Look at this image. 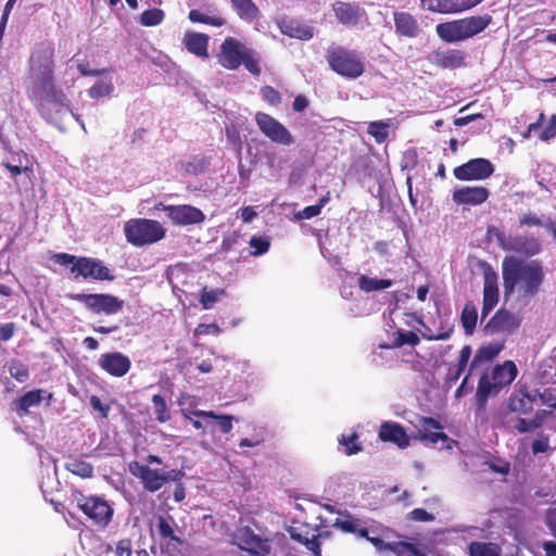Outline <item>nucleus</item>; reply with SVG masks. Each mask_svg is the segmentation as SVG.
Returning <instances> with one entry per match:
<instances>
[{
  "mask_svg": "<svg viewBox=\"0 0 556 556\" xmlns=\"http://www.w3.org/2000/svg\"><path fill=\"white\" fill-rule=\"evenodd\" d=\"M321 212V210L319 208V206H317V204L315 205H309V206H306L304 207L299 214V218H302V219H311L317 215H319Z\"/></svg>",
  "mask_w": 556,
  "mask_h": 556,
  "instance_id": "obj_64",
  "label": "nucleus"
},
{
  "mask_svg": "<svg viewBox=\"0 0 556 556\" xmlns=\"http://www.w3.org/2000/svg\"><path fill=\"white\" fill-rule=\"evenodd\" d=\"M230 3L241 20L252 22L260 16V10L252 0H230Z\"/></svg>",
  "mask_w": 556,
  "mask_h": 556,
  "instance_id": "obj_34",
  "label": "nucleus"
},
{
  "mask_svg": "<svg viewBox=\"0 0 556 556\" xmlns=\"http://www.w3.org/2000/svg\"><path fill=\"white\" fill-rule=\"evenodd\" d=\"M219 327L216 325V324H200L195 330H194V334L195 336H203V334H210V333H219Z\"/></svg>",
  "mask_w": 556,
  "mask_h": 556,
  "instance_id": "obj_63",
  "label": "nucleus"
},
{
  "mask_svg": "<svg viewBox=\"0 0 556 556\" xmlns=\"http://www.w3.org/2000/svg\"><path fill=\"white\" fill-rule=\"evenodd\" d=\"M223 290H207L204 288L201 292L200 303L204 309H210L213 305L218 301L219 294H222Z\"/></svg>",
  "mask_w": 556,
  "mask_h": 556,
  "instance_id": "obj_51",
  "label": "nucleus"
},
{
  "mask_svg": "<svg viewBox=\"0 0 556 556\" xmlns=\"http://www.w3.org/2000/svg\"><path fill=\"white\" fill-rule=\"evenodd\" d=\"M502 277L505 301L511 296L518 301H529L540 293L545 271L541 261L507 256L502 263Z\"/></svg>",
  "mask_w": 556,
  "mask_h": 556,
  "instance_id": "obj_2",
  "label": "nucleus"
},
{
  "mask_svg": "<svg viewBox=\"0 0 556 556\" xmlns=\"http://www.w3.org/2000/svg\"><path fill=\"white\" fill-rule=\"evenodd\" d=\"M467 54L464 50L459 49H437L433 50L429 56V62L443 70H456L466 66Z\"/></svg>",
  "mask_w": 556,
  "mask_h": 556,
  "instance_id": "obj_20",
  "label": "nucleus"
},
{
  "mask_svg": "<svg viewBox=\"0 0 556 556\" xmlns=\"http://www.w3.org/2000/svg\"><path fill=\"white\" fill-rule=\"evenodd\" d=\"M378 437L381 441L394 443L400 448H405L409 445V438L404 427L397 422H382Z\"/></svg>",
  "mask_w": 556,
  "mask_h": 556,
  "instance_id": "obj_25",
  "label": "nucleus"
},
{
  "mask_svg": "<svg viewBox=\"0 0 556 556\" xmlns=\"http://www.w3.org/2000/svg\"><path fill=\"white\" fill-rule=\"evenodd\" d=\"M188 17L192 23H201L215 27H220L226 23L225 18L222 16H210L195 9L189 12Z\"/></svg>",
  "mask_w": 556,
  "mask_h": 556,
  "instance_id": "obj_41",
  "label": "nucleus"
},
{
  "mask_svg": "<svg viewBox=\"0 0 556 556\" xmlns=\"http://www.w3.org/2000/svg\"><path fill=\"white\" fill-rule=\"evenodd\" d=\"M477 319L478 313L475 304L471 302L466 303L462 311L460 321L467 336L472 334L477 325Z\"/></svg>",
  "mask_w": 556,
  "mask_h": 556,
  "instance_id": "obj_38",
  "label": "nucleus"
},
{
  "mask_svg": "<svg viewBox=\"0 0 556 556\" xmlns=\"http://www.w3.org/2000/svg\"><path fill=\"white\" fill-rule=\"evenodd\" d=\"M483 0H420V7L433 13L455 14L468 11Z\"/></svg>",
  "mask_w": 556,
  "mask_h": 556,
  "instance_id": "obj_19",
  "label": "nucleus"
},
{
  "mask_svg": "<svg viewBox=\"0 0 556 556\" xmlns=\"http://www.w3.org/2000/svg\"><path fill=\"white\" fill-rule=\"evenodd\" d=\"M517 375L516 364L513 361H505L503 364L494 366L489 377L503 390L516 379Z\"/></svg>",
  "mask_w": 556,
  "mask_h": 556,
  "instance_id": "obj_29",
  "label": "nucleus"
},
{
  "mask_svg": "<svg viewBox=\"0 0 556 556\" xmlns=\"http://www.w3.org/2000/svg\"><path fill=\"white\" fill-rule=\"evenodd\" d=\"M486 238L489 240L495 239L497 245L503 250L507 242L508 236L497 227L490 225L486 228Z\"/></svg>",
  "mask_w": 556,
  "mask_h": 556,
  "instance_id": "obj_53",
  "label": "nucleus"
},
{
  "mask_svg": "<svg viewBox=\"0 0 556 556\" xmlns=\"http://www.w3.org/2000/svg\"><path fill=\"white\" fill-rule=\"evenodd\" d=\"M55 48L51 40L38 42L28 59V75L31 78L29 98L35 102L39 114L47 121L52 112L70 109L66 94L54 83Z\"/></svg>",
  "mask_w": 556,
  "mask_h": 556,
  "instance_id": "obj_1",
  "label": "nucleus"
},
{
  "mask_svg": "<svg viewBox=\"0 0 556 556\" xmlns=\"http://www.w3.org/2000/svg\"><path fill=\"white\" fill-rule=\"evenodd\" d=\"M249 48L233 37H227L220 45L218 63L226 70L235 71L242 65L243 56Z\"/></svg>",
  "mask_w": 556,
  "mask_h": 556,
  "instance_id": "obj_16",
  "label": "nucleus"
},
{
  "mask_svg": "<svg viewBox=\"0 0 556 556\" xmlns=\"http://www.w3.org/2000/svg\"><path fill=\"white\" fill-rule=\"evenodd\" d=\"M149 529L168 554L178 553L184 545V540L177 533L180 532L179 528L170 516L155 515L149 522Z\"/></svg>",
  "mask_w": 556,
  "mask_h": 556,
  "instance_id": "obj_8",
  "label": "nucleus"
},
{
  "mask_svg": "<svg viewBox=\"0 0 556 556\" xmlns=\"http://www.w3.org/2000/svg\"><path fill=\"white\" fill-rule=\"evenodd\" d=\"M73 497L77 507L94 526L105 528L111 522L114 509L104 497L99 495L87 496L80 491L74 492Z\"/></svg>",
  "mask_w": 556,
  "mask_h": 556,
  "instance_id": "obj_9",
  "label": "nucleus"
},
{
  "mask_svg": "<svg viewBox=\"0 0 556 556\" xmlns=\"http://www.w3.org/2000/svg\"><path fill=\"white\" fill-rule=\"evenodd\" d=\"M208 39L210 37L205 34L187 31L184 37V43L190 53L199 58H207Z\"/></svg>",
  "mask_w": 556,
  "mask_h": 556,
  "instance_id": "obj_31",
  "label": "nucleus"
},
{
  "mask_svg": "<svg viewBox=\"0 0 556 556\" xmlns=\"http://www.w3.org/2000/svg\"><path fill=\"white\" fill-rule=\"evenodd\" d=\"M418 431L420 441L426 443L437 444L439 441H446L448 439L442 431L440 421L431 417H421Z\"/></svg>",
  "mask_w": 556,
  "mask_h": 556,
  "instance_id": "obj_28",
  "label": "nucleus"
},
{
  "mask_svg": "<svg viewBox=\"0 0 556 556\" xmlns=\"http://www.w3.org/2000/svg\"><path fill=\"white\" fill-rule=\"evenodd\" d=\"M47 397L48 405L52 400V394L42 389H36L26 392L15 403L16 412L20 416L27 415L30 407L40 405L41 401Z\"/></svg>",
  "mask_w": 556,
  "mask_h": 556,
  "instance_id": "obj_30",
  "label": "nucleus"
},
{
  "mask_svg": "<svg viewBox=\"0 0 556 556\" xmlns=\"http://www.w3.org/2000/svg\"><path fill=\"white\" fill-rule=\"evenodd\" d=\"M124 233L127 242L134 247H143L162 240L166 229L154 219L132 218L125 223Z\"/></svg>",
  "mask_w": 556,
  "mask_h": 556,
  "instance_id": "obj_6",
  "label": "nucleus"
},
{
  "mask_svg": "<svg viewBox=\"0 0 556 556\" xmlns=\"http://www.w3.org/2000/svg\"><path fill=\"white\" fill-rule=\"evenodd\" d=\"M503 251L530 258L541 253L542 244L540 240L532 235H509Z\"/></svg>",
  "mask_w": 556,
  "mask_h": 556,
  "instance_id": "obj_17",
  "label": "nucleus"
},
{
  "mask_svg": "<svg viewBox=\"0 0 556 556\" xmlns=\"http://www.w3.org/2000/svg\"><path fill=\"white\" fill-rule=\"evenodd\" d=\"M99 365L109 375L123 377L129 371L131 364L126 355L119 352H113L102 354L99 359Z\"/></svg>",
  "mask_w": 556,
  "mask_h": 556,
  "instance_id": "obj_23",
  "label": "nucleus"
},
{
  "mask_svg": "<svg viewBox=\"0 0 556 556\" xmlns=\"http://www.w3.org/2000/svg\"><path fill=\"white\" fill-rule=\"evenodd\" d=\"M504 349V342H493L485 345H481L470 364V370H472L476 366H479L483 363L491 362L495 358L500 352Z\"/></svg>",
  "mask_w": 556,
  "mask_h": 556,
  "instance_id": "obj_32",
  "label": "nucleus"
},
{
  "mask_svg": "<svg viewBox=\"0 0 556 556\" xmlns=\"http://www.w3.org/2000/svg\"><path fill=\"white\" fill-rule=\"evenodd\" d=\"M254 119L261 132L270 141L281 146H291L294 143V138L290 130L271 115L264 112H256Z\"/></svg>",
  "mask_w": 556,
  "mask_h": 556,
  "instance_id": "obj_11",
  "label": "nucleus"
},
{
  "mask_svg": "<svg viewBox=\"0 0 556 556\" xmlns=\"http://www.w3.org/2000/svg\"><path fill=\"white\" fill-rule=\"evenodd\" d=\"M90 405L94 410L100 413L101 418L105 419L109 417L111 406L109 404L102 403V401L100 400L99 396L91 395L90 396Z\"/></svg>",
  "mask_w": 556,
  "mask_h": 556,
  "instance_id": "obj_55",
  "label": "nucleus"
},
{
  "mask_svg": "<svg viewBox=\"0 0 556 556\" xmlns=\"http://www.w3.org/2000/svg\"><path fill=\"white\" fill-rule=\"evenodd\" d=\"M502 390L491 380L488 374L481 375L476 391V407L478 413H482L486 408L488 400L496 396Z\"/></svg>",
  "mask_w": 556,
  "mask_h": 556,
  "instance_id": "obj_27",
  "label": "nucleus"
},
{
  "mask_svg": "<svg viewBox=\"0 0 556 556\" xmlns=\"http://www.w3.org/2000/svg\"><path fill=\"white\" fill-rule=\"evenodd\" d=\"M395 336L396 337L391 345V348H394V349L402 348L403 345H406V344L416 346L420 342L419 337L414 331L405 332V331L399 329L395 332Z\"/></svg>",
  "mask_w": 556,
  "mask_h": 556,
  "instance_id": "obj_44",
  "label": "nucleus"
},
{
  "mask_svg": "<svg viewBox=\"0 0 556 556\" xmlns=\"http://www.w3.org/2000/svg\"><path fill=\"white\" fill-rule=\"evenodd\" d=\"M235 544L252 556H269L271 548L267 540L255 534L250 528L238 530L233 536Z\"/></svg>",
  "mask_w": 556,
  "mask_h": 556,
  "instance_id": "obj_15",
  "label": "nucleus"
},
{
  "mask_svg": "<svg viewBox=\"0 0 556 556\" xmlns=\"http://www.w3.org/2000/svg\"><path fill=\"white\" fill-rule=\"evenodd\" d=\"M9 374L18 382H25L29 378L27 367L21 362L13 361L9 366Z\"/></svg>",
  "mask_w": 556,
  "mask_h": 556,
  "instance_id": "obj_49",
  "label": "nucleus"
},
{
  "mask_svg": "<svg viewBox=\"0 0 556 556\" xmlns=\"http://www.w3.org/2000/svg\"><path fill=\"white\" fill-rule=\"evenodd\" d=\"M495 168L488 159L477 157L456 166L453 174L460 181L484 180L490 178Z\"/></svg>",
  "mask_w": 556,
  "mask_h": 556,
  "instance_id": "obj_13",
  "label": "nucleus"
},
{
  "mask_svg": "<svg viewBox=\"0 0 556 556\" xmlns=\"http://www.w3.org/2000/svg\"><path fill=\"white\" fill-rule=\"evenodd\" d=\"M390 127V119L388 121H376L368 125L367 132L370 135L377 143H382L389 136L388 128Z\"/></svg>",
  "mask_w": 556,
  "mask_h": 556,
  "instance_id": "obj_39",
  "label": "nucleus"
},
{
  "mask_svg": "<svg viewBox=\"0 0 556 556\" xmlns=\"http://www.w3.org/2000/svg\"><path fill=\"white\" fill-rule=\"evenodd\" d=\"M480 266L483 273V302L481 315L482 318H485L498 303V275L486 262H482Z\"/></svg>",
  "mask_w": 556,
  "mask_h": 556,
  "instance_id": "obj_14",
  "label": "nucleus"
},
{
  "mask_svg": "<svg viewBox=\"0 0 556 556\" xmlns=\"http://www.w3.org/2000/svg\"><path fill=\"white\" fill-rule=\"evenodd\" d=\"M165 18V12L162 9L153 8L143 11L140 15V24L146 27L160 25Z\"/></svg>",
  "mask_w": 556,
  "mask_h": 556,
  "instance_id": "obj_40",
  "label": "nucleus"
},
{
  "mask_svg": "<svg viewBox=\"0 0 556 556\" xmlns=\"http://www.w3.org/2000/svg\"><path fill=\"white\" fill-rule=\"evenodd\" d=\"M242 65H244V67L254 76H260L262 73L258 59L255 58V53L251 49L247 50L242 60Z\"/></svg>",
  "mask_w": 556,
  "mask_h": 556,
  "instance_id": "obj_50",
  "label": "nucleus"
},
{
  "mask_svg": "<svg viewBox=\"0 0 556 556\" xmlns=\"http://www.w3.org/2000/svg\"><path fill=\"white\" fill-rule=\"evenodd\" d=\"M116 554L118 556H131L132 543L129 539H122L116 544Z\"/></svg>",
  "mask_w": 556,
  "mask_h": 556,
  "instance_id": "obj_60",
  "label": "nucleus"
},
{
  "mask_svg": "<svg viewBox=\"0 0 556 556\" xmlns=\"http://www.w3.org/2000/svg\"><path fill=\"white\" fill-rule=\"evenodd\" d=\"M206 167L207 162L204 159H194L192 162L185 164L186 172L193 175L204 172Z\"/></svg>",
  "mask_w": 556,
  "mask_h": 556,
  "instance_id": "obj_56",
  "label": "nucleus"
},
{
  "mask_svg": "<svg viewBox=\"0 0 556 556\" xmlns=\"http://www.w3.org/2000/svg\"><path fill=\"white\" fill-rule=\"evenodd\" d=\"M539 422L531 419H525V418H518L514 429L517 430L519 433H527L534 429H538Z\"/></svg>",
  "mask_w": 556,
  "mask_h": 556,
  "instance_id": "obj_57",
  "label": "nucleus"
},
{
  "mask_svg": "<svg viewBox=\"0 0 556 556\" xmlns=\"http://www.w3.org/2000/svg\"><path fill=\"white\" fill-rule=\"evenodd\" d=\"M280 30L283 35L300 40H309L314 35L312 27L301 25L299 22L293 20L282 21L280 24Z\"/></svg>",
  "mask_w": 556,
  "mask_h": 556,
  "instance_id": "obj_33",
  "label": "nucleus"
},
{
  "mask_svg": "<svg viewBox=\"0 0 556 556\" xmlns=\"http://www.w3.org/2000/svg\"><path fill=\"white\" fill-rule=\"evenodd\" d=\"M409 519L420 522H429L434 519V516L428 513L425 508H415L409 513Z\"/></svg>",
  "mask_w": 556,
  "mask_h": 556,
  "instance_id": "obj_59",
  "label": "nucleus"
},
{
  "mask_svg": "<svg viewBox=\"0 0 556 556\" xmlns=\"http://www.w3.org/2000/svg\"><path fill=\"white\" fill-rule=\"evenodd\" d=\"M64 468L71 473L87 479L93 476V466L83 459L71 458L64 464Z\"/></svg>",
  "mask_w": 556,
  "mask_h": 556,
  "instance_id": "obj_37",
  "label": "nucleus"
},
{
  "mask_svg": "<svg viewBox=\"0 0 556 556\" xmlns=\"http://www.w3.org/2000/svg\"><path fill=\"white\" fill-rule=\"evenodd\" d=\"M395 34L399 37L416 38L421 29L414 15L405 11H395L393 13Z\"/></svg>",
  "mask_w": 556,
  "mask_h": 556,
  "instance_id": "obj_24",
  "label": "nucleus"
},
{
  "mask_svg": "<svg viewBox=\"0 0 556 556\" xmlns=\"http://www.w3.org/2000/svg\"><path fill=\"white\" fill-rule=\"evenodd\" d=\"M521 325V317L505 308H500L492 316L485 326V329L492 333L504 332L513 333Z\"/></svg>",
  "mask_w": 556,
  "mask_h": 556,
  "instance_id": "obj_21",
  "label": "nucleus"
},
{
  "mask_svg": "<svg viewBox=\"0 0 556 556\" xmlns=\"http://www.w3.org/2000/svg\"><path fill=\"white\" fill-rule=\"evenodd\" d=\"M454 331V326L452 324H446L445 326H441L440 331L438 333H432L429 328L426 327V331L422 332V338L428 341H444L451 338Z\"/></svg>",
  "mask_w": 556,
  "mask_h": 556,
  "instance_id": "obj_47",
  "label": "nucleus"
},
{
  "mask_svg": "<svg viewBox=\"0 0 556 556\" xmlns=\"http://www.w3.org/2000/svg\"><path fill=\"white\" fill-rule=\"evenodd\" d=\"M326 60L333 72L346 78H358L365 72L363 59L354 50L342 47L330 49Z\"/></svg>",
  "mask_w": 556,
  "mask_h": 556,
  "instance_id": "obj_7",
  "label": "nucleus"
},
{
  "mask_svg": "<svg viewBox=\"0 0 556 556\" xmlns=\"http://www.w3.org/2000/svg\"><path fill=\"white\" fill-rule=\"evenodd\" d=\"M154 210L166 212L167 217L175 226L198 225L205 220V214L189 204L167 205L160 202L154 205Z\"/></svg>",
  "mask_w": 556,
  "mask_h": 556,
  "instance_id": "obj_12",
  "label": "nucleus"
},
{
  "mask_svg": "<svg viewBox=\"0 0 556 556\" xmlns=\"http://www.w3.org/2000/svg\"><path fill=\"white\" fill-rule=\"evenodd\" d=\"M556 137V114H553L549 118L548 125L540 134L542 141H548Z\"/></svg>",
  "mask_w": 556,
  "mask_h": 556,
  "instance_id": "obj_58",
  "label": "nucleus"
},
{
  "mask_svg": "<svg viewBox=\"0 0 556 556\" xmlns=\"http://www.w3.org/2000/svg\"><path fill=\"white\" fill-rule=\"evenodd\" d=\"M152 404L155 414V419L159 422H167L170 419V413L164 396L161 394H154L152 396Z\"/></svg>",
  "mask_w": 556,
  "mask_h": 556,
  "instance_id": "obj_42",
  "label": "nucleus"
},
{
  "mask_svg": "<svg viewBox=\"0 0 556 556\" xmlns=\"http://www.w3.org/2000/svg\"><path fill=\"white\" fill-rule=\"evenodd\" d=\"M489 189L482 186L462 187L455 189L452 194V199L457 205L470 206L481 205L489 199Z\"/></svg>",
  "mask_w": 556,
  "mask_h": 556,
  "instance_id": "obj_22",
  "label": "nucleus"
},
{
  "mask_svg": "<svg viewBox=\"0 0 556 556\" xmlns=\"http://www.w3.org/2000/svg\"><path fill=\"white\" fill-rule=\"evenodd\" d=\"M260 93L262 96V99L269 105L277 106L282 101L281 93L271 86H262L260 89Z\"/></svg>",
  "mask_w": 556,
  "mask_h": 556,
  "instance_id": "obj_48",
  "label": "nucleus"
},
{
  "mask_svg": "<svg viewBox=\"0 0 556 556\" xmlns=\"http://www.w3.org/2000/svg\"><path fill=\"white\" fill-rule=\"evenodd\" d=\"M192 415L195 417L212 418L217 420L219 430L224 434H227L232 430V421L235 418L231 415H220L213 410H194L192 412Z\"/></svg>",
  "mask_w": 556,
  "mask_h": 556,
  "instance_id": "obj_35",
  "label": "nucleus"
},
{
  "mask_svg": "<svg viewBox=\"0 0 556 556\" xmlns=\"http://www.w3.org/2000/svg\"><path fill=\"white\" fill-rule=\"evenodd\" d=\"M332 11L338 22L344 26L357 25L363 15V10L358 4L344 1H336L332 4Z\"/></svg>",
  "mask_w": 556,
  "mask_h": 556,
  "instance_id": "obj_26",
  "label": "nucleus"
},
{
  "mask_svg": "<svg viewBox=\"0 0 556 556\" xmlns=\"http://www.w3.org/2000/svg\"><path fill=\"white\" fill-rule=\"evenodd\" d=\"M67 298L84 303L94 314L113 315L124 307L123 300L109 293H70Z\"/></svg>",
  "mask_w": 556,
  "mask_h": 556,
  "instance_id": "obj_10",
  "label": "nucleus"
},
{
  "mask_svg": "<svg viewBox=\"0 0 556 556\" xmlns=\"http://www.w3.org/2000/svg\"><path fill=\"white\" fill-rule=\"evenodd\" d=\"M519 224H520L521 227H523V226H527V227H531V226L541 227V226H543V223H542L541 218L538 217L535 214H532V213L523 215L520 218Z\"/></svg>",
  "mask_w": 556,
  "mask_h": 556,
  "instance_id": "obj_62",
  "label": "nucleus"
},
{
  "mask_svg": "<svg viewBox=\"0 0 556 556\" xmlns=\"http://www.w3.org/2000/svg\"><path fill=\"white\" fill-rule=\"evenodd\" d=\"M339 443L344 446V453L348 456L355 455L363 450L362 444L358 442V434L356 432H353L350 435L342 434L339 438Z\"/></svg>",
  "mask_w": 556,
  "mask_h": 556,
  "instance_id": "obj_43",
  "label": "nucleus"
},
{
  "mask_svg": "<svg viewBox=\"0 0 556 556\" xmlns=\"http://www.w3.org/2000/svg\"><path fill=\"white\" fill-rule=\"evenodd\" d=\"M492 21L490 14L466 16L438 24L435 33L444 42H459L482 33L492 24Z\"/></svg>",
  "mask_w": 556,
  "mask_h": 556,
  "instance_id": "obj_3",
  "label": "nucleus"
},
{
  "mask_svg": "<svg viewBox=\"0 0 556 556\" xmlns=\"http://www.w3.org/2000/svg\"><path fill=\"white\" fill-rule=\"evenodd\" d=\"M357 285L362 291L369 293L390 288L392 286V280L371 278L366 275H361L358 277Z\"/></svg>",
  "mask_w": 556,
  "mask_h": 556,
  "instance_id": "obj_36",
  "label": "nucleus"
},
{
  "mask_svg": "<svg viewBox=\"0 0 556 556\" xmlns=\"http://www.w3.org/2000/svg\"><path fill=\"white\" fill-rule=\"evenodd\" d=\"M128 470L140 481L143 490L149 493H155L168 482L179 481L184 477V472L180 470L151 468L150 466L143 465L138 460L130 462L128 464Z\"/></svg>",
  "mask_w": 556,
  "mask_h": 556,
  "instance_id": "obj_5",
  "label": "nucleus"
},
{
  "mask_svg": "<svg viewBox=\"0 0 556 556\" xmlns=\"http://www.w3.org/2000/svg\"><path fill=\"white\" fill-rule=\"evenodd\" d=\"M249 244L253 249V251H251V255L260 256L269 250L270 240L266 236H252Z\"/></svg>",
  "mask_w": 556,
  "mask_h": 556,
  "instance_id": "obj_46",
  "label": "nucleus"
},
{
  "mask_svg": "<svg viewBox=\"0 0 556 556\" xmlns=\"http://www.w3.org/2000/svg\"><path fill=\"white\" fill-rule=\"evenodd\" d=\"M470 556H498L496 546L492 543L472 542L469 545Z\"/></svg>",
  "mask_w": 556,
  "mask_h": 556,
  "instance_id": "obj_45",
  "label": "nucleus"
},
{
  "mask_svg": "<svg viewBox=\"0 0 556 556\" xmlns=\"http://www.w3.org/2000/svg\"><path fill=\"white\" fill-rule=\"evenodd\" d=\"M112 91H113L112 84L99 81L89 88L88 94L92 99H99V98L109 96Z\"/></svg>",
  "mask_w": 556,
  "mask_h": 556,
  "instance_id": "obj_52",
  "label": "nucleus"
},
{
  "mask_svg": "<svg viewBox=\"0 0 556 556\" xmlns=\"http://www.w3.org/2000/svg\"><path fill=\"white\" fill-rule=\"evenodd\" d=\"M55 263L62 266H71L70 271L75 279L106 280L115 279L112 270L99 258L89 256H76L68 253H56L52 256Z\"/></svg>",
  "mask_w": 556,
  "mask_h": 556,
  "instance_id": "obj_4",
  "label": "nucleus"
},
{
  "mask_svg": "<svg viewBox=\"0 0 556 556\" xmlns=\"http://www.w3.org/2000/svg\"><path fill=\"white\" fill-rule=\"evenodd\" d=\"M536 396L530 393L527 384L520 386L504 402V409L510 414L530 415L534 409Z\"/></svg>",
  "mask_w": 556,
  "mask_h": 556,
  "instance_id": "obj_18",
  "label": "nucleus"
},
{
  "mask_svg": "<svg viewBox=\"0 0 556 556\" xmlns=\"http://www.w3.org/2000/svg\"><path fill=\"white\" fill-rule=\"evenodd\" d=\"M471 352L472 351H471L470 345H464L459 352L456 367H458L460 370H465V368L470 359Z\"/></svg>",
  "mask_w": 556,
  "mask_h": 556,
  "instance_id": "obj_61",
  "label": "nucleus"
},
{
  "mask_svg": "<svg viewBox=\"0 0 556 556\" xmlns=\"http://www.w3.org/2000/svg\"><path fill=\"white\" fill-rule=\"evenodd\" d=\"M549 450V440L548 437L540 433L536 439L533 440L531 444V451L534 455L546 453Z\"/></svg>",
  "mask_w": 556,
  "mask_h": 556,
  "instance_id": "obj_54",
  "label": "nucleus"
}]
</instances>
